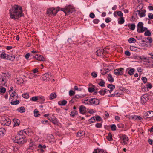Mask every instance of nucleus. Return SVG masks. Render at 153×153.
Here are the masks:
<instances>
[{
	"mask_svg": "<svg viewBox=\"0 0 153 153\" xmlns=\"http://www.w3.org/2000/svg\"><path fill=\"white\" fill-rule=\"evenodd\" d=\"M10 18L16 20L23 16L22 8L18 5H14L12 6L9 10Z\"/></svg>",
	"mask_w": 153,
	"mask_h": 153,
	"instance_id": "obj_1",
	"label": "nucleus"
},
{
	"mask_svg": "<svg viewBox=\"0 0 153 153\" xmlns=\"http://www.w3.org/2000/svg\"><path fill=\"white\" fill-rule=\"evenodd\" d=\"M62 10L63 9L59 7H58L56 8L52 7L47 9V13L48 15H55L59 11H62Z\"/></svg>",
	"mask_w": 153,
	"mask_h": 153,
	"instance_id": "obj_2",
	"label": "nucleus"
},
{
	"mask_svg": "<svg viewBox=\"0 0 153 153\" xmlns=\"http://www.w3.org/2000/svg\"><path fill=\"white\" fill-rule=\"evenodd\" d=\"M62 11L65 13V15L72 13L75 10L73 7L71 5L66 6L64 8H62Z\"/></svg>",
	"mask_w": 153,
	"mask_h": 153,
	"instance_id": "obj_3",
	"label": "nucleus"
},
{
	"mask_svg": "<svg viewBox=\"0 0 153 153\" xmlns=\"http://www.w3.org/2000/svg\"><path fill=\"white\" fill-rule=\"evenodd\" d=\"M13 140L15 143L20 145H22L26 142L24 138L20 135H18L15 138H13Z\"/></svg>",
	"mask_w": 153,
	"mask_h": 153,
	"instance_id": "obj_4",
	"label": "nucleus"
},
{
	"mask_svg": "<svg viewBox=\"0 0 153 153\" xmlns=\"http://www.w3.org/2000/svg\"><path fill=\"white\" fill-rule=\"evenodd\" d=\"M143 23L142 22H139L137 25V31L139 33H143L147 30L148 28L146 27H144L143 26Z\"/></svg>",
	"mask_w": 153,
	"mask_h": 153,
	"instance_id": "obj_5",
	"label": "nucleus"
},
{
	"mask_svg": "<svg viewBox=\"0 0 153 153\" xmlns=\"http://www.w3.org/2000/svg\"><path fill=\"white\" fill-rule=\"evenodd\" d=\"M1 123L3 125L9 126L11 123L10 120L8 117H3L1 118Z\"/></svg>",
	"mask_w": 153,
	"mask_h": 153,
	"instance_id": "obj_6",
	"label": "nucleus"
},
{
	"mask_svg": "<svg viewBox=\"0 0 153 153\" xmlns=\"http://www.w3.org/2000/svg\"><path fill=\"white\" fill-rule=\"evenodd\" d=\"M124 69L122 68H119L114 70V73L116 76H121L124 73Z\"/></svg>",
	"mask_w": 153,
	"mask_h": 153,
	"instance_id": "obj_7",
	"label": "nucleus"
},
{
	"mask_svg": "<svg viewBox=\"0 0 153 153\" xmlns=\"http://www.w3.org/2000/svg\"><path fill=\"white\" fill-rule=\"evenodd\" d=\"M88 102L92 105H97L99 104V100L97 98H92L89 99Z\"/></svg>",
	"mask_w": 153,
	"mask_h": 153,
	"instance_id": "obj_8",
	"label": "nucleus"
},
{
	"mask_svg": "<svg viewBox=\"0 0 153 153\" xmlns=\"http://www.w3.org/2000/svg\"><path fill=\"white\" fill-rule=\"evenodd\" d=\"M119 137L123 141L122 144L124 145H125L126 144V141H128L129 140L128 137L125 134H120L119 135Z\"/></svg>",
	"mask_w": 153,
	"mask_h": 153,
	"instance_id": "obj_9",
	"label": "nucleus"
},
{
	"mask_svg": "<svg viewBox=\"0 0 153 153\" xmlns=\"http://www.w3.org/2000/svg\"><path fill=\"white\" fill-rule=\"evenodd\" d=\"M153 117V111H149L145 113L143 116L145 119L151 118Z\"/></svg>",
	"mask_w": 153,
	"mask_h": 153,
	"instance_id": "obj_10",
	"label": "nucleus"
},
{
	"mask_svg": "<svg viewBox=\"0 0 153 153\" xmlns=\"http://www.w3.org/2000/svg\"><path fill=\"white\" fill-rule=\"evenodd\" d=\"M136 12L138 13V15L140 18L145 17L146 16V11L145 10H142L141 8L140 10H137Z\"/></svg>",
	"mask_w": 153,
	"mask_h": 153,
	"instance_id": "obj_11",
	"label": "nucleus"
},
{
	"mask_svg": "<svg viewBox=\"0 0 153 153\" xmlns=\"http://www.w3.org/2000/svg\"><path fill=\"white\" fill-rule=\"evenodd\" d=\"M141 103L143 105L144 104L149 100L148 95L147 94L143 95L141 96Z\"/></svg>",
	"mask_w": 153,
	"mask_h": 153,
	"instance_id": "obj_12",
	"label": "nucleus"
},
{
	"mask_svg": "<svg viewBox=\"0 0 153 153\" xmlns=\"http://www.w3.org/2000/svg\"><path fill=\"white\" fill-rule=\"evenodd\" d=\"M79 111L81 114H84L86 113L87 111L86 108L85 106L83 105H81L79 107Z\"/></svg>",
	"mask_w": 153,
	"mask_h": 153,
	"instance_id": "obj_13",
	"label": "nucleus"
},
{
	"mask_svg": "<svg viewBox=\"0 0 153 153\" xmlns=\"http://www.w3.org/2000/svg\"><path fill=\"white\" fill-rule=\"evenodd\" d=\"M35 58L39 61H44L45 60L44 58L41 55L36 54L35 55Z\"/></svg>",
	"mask_w": 153,
	"mask_h": 153,
	"instance_id": "obj_14",
	"label": "nucleus"
},
{
	"mask_svg": "<svg viewBox=\"0 0 153 153\" xmlns=\"http://www.w3.org/2000/svg\"><path fill=\"white\" fill-rule=\"evenodd\" d=\"M103 53V51L102 49H99L96 52V54L98 56H101Z\"/></svg>",
	"mask_w": 153,
	"mask_h": 153,
	"instance_id": "obj_15",
	"label": "nucleus"
},
{
	"mask_svg": "<svg viewBox=\"0 0 153 153\" xmlns=\"http://www.w3.org/2000/svg\"><path fill=\"white\" fill-rule=\"evenodd\" d=\"M67 103L66 100H63L62 101H59L58 102V104L59 105L61 106H64Z\"/></svg>",
	"mask_w": 153,
	"mask_h": 153,
	"instance_id": "obj_16",
	"label": "nucleus"
},
{
	"mask_svg": "<svg viewBox=\"0 0 153 153\" xmlns=\"http://www.w3.org/2000/svg\"><path fill=\"white\" fill-rule=\"evenodd\" d=\"M85 133L84 131H80L78 132L76 135V136L78 137H81L85 135Z\"/></svg>",
	"mask_w": 153,
	"mask_h": 153,
	"instance_id": "obj_17",
	"label": "nucleus"
},
{
	"mask_svg": "<svg viewBox=\"0 0 153 153\" xmlns=\"http://www.w3.org/2000/svg\"><path fill=\"white\" fill-rule=\"evenodd\" d=\"M48 119L50 120H51L52 122L54 124H57L58 123L57 119L54 117L51 118H48Z\"/></svg>",
	"mask_w": 153,
	"mask_h": 153,
	"instance_id": "obj_18",
	"label": "nucleus"
},
{
	"mask_svg": "<svg viewBox=\"0 0 153 153\" xmlns=\"http://www.w3.org/2000/svg\"><path fill=\"white\" fill-rule=\"evenodd\" d=\"M128 68L129 69L128 73L130 76H132L135 70L134 68Z\"/></svg>",
	"mask_w": 153,
	"mask_h": 153,
	"instance_id": "obj_19",
	"label": "nucleus"
},
{
	"mask_svg": "<svg viewBox=\"0 0 153 153\" xmlns=\"http://www.w3.org/2000/svg\"><path fill=\"white\" fill-rule=\"evenodd\" d=\"M128 26L129 28L131 30H134L135 28V25L134 24H128Z\"/></svg>",
	"mask_w": 153,
	"mask_h": 153,
	"instance_id": "obj_20",
	"label": "nucleus"
},
{
	"mask_svg": "<svg viewBox=\"0 0 153 153\" xmlns=\"http://www.w3.org/2000/svg\"><path fill=\"white\" fill-rule=\"evenodd\" d=\"M13 121L14 123V126H18L20 124V121L17 119H13Z\"/></svg>",
	"mask_w": 153,
	"mask_h": 153,
	"instance_id": "obj_21",
	"label": "nucleus"
},
{
	"mask_svg": "<svg viewBox=\"0 0 153 153\" xmlns=\"http://www.w3.org/2000/svg\"><path fill=\"white\" fill-rule=\"evenodd\" d=\"M57 95L55 93H51L49 99L51 100H53L56 97Z\"/></svg>",
	"mask_w": 153,
	"mask_h": 153,
	"instance_id": "obj_22",
	"label": "nucleus"
},
{
	"mask_svg": "<svg viewBox=\"0 0 153 153\" xmlns=\"http://www.w3.org/2000/svg\"><path fill=\"white\" fill-rule=\"evenodd\" d=\"M124 21V19L123 17H121L118 19V23L119 24H123Z\"/></svg>",
	"mask_w": 153,
	"mask_h": 153,
	"instance_id": "obj_23",
	"label": "nucleus"
},
{
	"mask_svg": "<svg viewBox=\"0 0 153 153\" xmlns=\"http://www.w3.org/2000/svg\"><path fill=\"white\" fill-rule=\"evenodd\" d=\"M36 147V145L33 142H31L29 145V149H30L33 150L34 148H35Z\"/></svg>",
	"mask_w": 153,
	"mask_h": 153,
	"instance_id": "obj_24",
	"label": "nucleus"
},
{
	"mask_svg": "<svg viewBox=\"0 0 153 153\" xmlns=\"http://www.w3.org/2000/svg\"><path fill=\"white\" fill-rule=\"evenodd\" d=\"M5 131V129L3 128H0V137L3 136Z\"/></svg>",
	"mask_w": 153,
	"mask_h": 153,
	"instance_id": "obj_25",
	"label": "nucleus"
},
{
	"mask_svg": "<svg viewBox=\"0 0 153 153\" xmlns=\"http://www.w3.org/2000/svg\"><path fill=\"white\" fill-rule=\"evenodd\" d=\"M17 110L20 113H24L25 112V109L23 107H19L17 109Z\"/></svg>",
	"mask_w": 153,
	"mask_h": 153,
	"instance_id": "obj_26",
	"label": "nucleus"
},
{
	"mask_svg": "<svg viewBox=\"0 0 153 153\" xmlns=\"http://www.w3.org/2000/svg\"><path fill=\"white\" fill-rule=\"evenodd\" d=\"M15 79L17 80V82H19L20 83H22L24 82L23 79L21 77H16Z\"/></svg>",
	"mask_w": 153,
	"mask_h": 153,
	"instance_id": "obj_27",
	"label": "nucleus"
},
{
	"mask_svg": "<svg viewBox=\"0 0 153 153\" xmlns=\"http://www.w3.org/2000/svg\"><path fill=\"white\" fill-rule=\"evenodd\" d=\"M106 138L108 141H111L113 140L112 135L111 133L108 134V135L106 137Z\"/></svg>",
	"mask_w": 153,
	"mask_h": 153,
	"instance_id": "obj_28",
	"label": "nucleus"
},
{
	"mask_svg": "<svg viewBox=\"0 0 153 153\" xmlns=\"http://www.w3.org/2000/svg\"><path fill=\"white\" fill-rule=\"evenodd\" d=\"M103 151L102 150L100 149H95L93 153H103Z\"/></svg>",
	"mask_w": 153,
	"mask_h": 153,
	"instance_id": "obj_29",
	"label": "nucleus"
},
{
	"mask_svg": "<svg viewBox=\"0 0 153 153\" xmlns=\"http://www.w3.org/2000/svg\"><path fill=\"white\" fill-rule=\"evenodd\" d=\"M145 36H150L151 35V33L149 30H146L144 33Z\"/></svg>",
	"mask_w": 153,
	"mask_h": 153,
	"instance_id": "obj_30",
	"label": "nucleus"
},
{
	"mask_svg": "<svg viewBox=\"0 0 153 153\" xmlns=\"http://www.w3.org/2000/svg\"><path fill=\"white\" fill-rule=\"evenodd\" d=\"M128 42L130 43H134L136 42V40L134 38L131 37L129 39Z\"/></svg>",
	"mask_w": 153,
	"mask_h": 153,
	"instance_id": "obj_31",
	"label": "nucleus"
},
{
	"mask_svg": "<svg viewBox=\"0 0 153 153\" xmlns=\"http://www.w3.org/2000/svg\"><path fill=\"white\" fill-rule=\"evenodd\" d=\"M77 114L78 112L77 111L74 110L71 112L70 115L72 117H74Z\"/></svg>",
	"mask_w": 153,
	"mask_h": 153,
	"instance_id": "obj_32",
	"label": "nucleus"
},
{
	"mask_svg": "<svg viewBox=\"0 0 153 153\" xmlns=\"http://www.w3.org/2000/svg\"><path fill=\"white\" fill-rule=\"evenodd\" d=\"M93 86L94 87H89L88 88V90L89 92L92 93L95 91V86L93 85Z\"/></svg>",
	"mask_w": 153,
	"mask_h": 153,
	"instance_id": "obj_33",
	"label": "nucleus"
},
{
	"mask_svg": "<svg viewBox=\"0 0 153 153\" xmlns=\"http://www.w3.org/2000/svg\"><path fill=\"white\" fill-rule=\"evenodd\" d=\"M39 111L37 109H35L34 111V115L35 117H38L39 115H40V114H38Z\"/></svg>",
	"mask_w": 153,
	"mask_h": 153,
	"instance_id": "obj_34",
	"label": "nucleus"
},
{
	"mask_svg": "<svg viewBox=\"0 0 153 153\" xmlns=\"http://www.w3.org/2000/svg\"><path fill=\"white\" fill-rule=\"evenodd\" d=\"M146 90H145V91H148V88H149V89H151L152 87V86L151 85V84L150 83H148L147 85H146ZM145 89H146V88H144Z\"/></svg>",
	"mask_w": 153,
	"mask_h": 153,
	"instance_id": "obj_35",
	"label": "nucleus"
},
{
	"mask_svg": "<svg viewBox=\"0 0 153 153\" xmlns=\"http://www.w3.org/2000/svg\"><path fill=\"white\" fill-rule=\"evenodd\" d=\"M19 101L18 100H15L11 102L10 103L12 105H16L19 104Z\"/></svg>",
	"mask_w": 153,
	"mask_h": 153,
	"instance_id": "obj_36",
	"label": "nucleus"
},
{
	"mask_svg": "<svg viewBox=\"0 0 153 153\" xmlns=\"http://www.w3.org/2000/svg\"><path fill=\"white\" fill-rule=\"evenodd\" d=\"M107 87L110 88V89L112 90L114 89L115 88V85L112 84H108L107 86Z\"/></svg>",
	"mask_w": 153,
	"mask_h": 153,
	"instance_id": "obj_37",
	"label": "nucleus"
},
{
	"mask_svg": "<svg viewBox=\"0 0 153 153\" xmlns=\"http://www.w3.org/2000/svg\"><path fill=\"white\" fill-rule=\"evenodd\" d=\"M105 82L104 81L102 80H101V81L99 82L98 84L99 85L102 87L104 86Z\"/></svg>",
	"mask_w": 153,
	"mask_h": 153,
	"instance_id": "obj_38",
	"label": "nucleus"
},
{
	"mask_svg": "<svg viewBox=\"0 0 153 153\" xmlns=\"http://www.w3.org/2000/svg\"><path fill=\"white\" fill-rule=\"evenodd\" d=\"M22 96L23 97L26 99H28L29 97V94L27 93L23 94Z\"/></svg>",
	"mask_w": 153,
	"mask_h": 153,
	"instance_id": "obj_39",
	"label": "nucleus"
},
{
	"mask_svg": "<svg viewBox=\"0 0 153 153\" xmlns=\"http://www.w3.org/2000/svg\"><path fill=\"white\" fill-rule=\"evenodd\" d=\"M38 100H42V103H44L45 101L44 97L42 96H38Z\"/></svg>",
	"mask_w": 153,
	"mask_h": 153,
	"instance_id": "obj_40",
	"label": "nucleus"
},
{
	"mask_svg": "<svg viewBox=\"0 0 153 153\" xmlns=\"http://www.w3.org/2000/svg\"><path fill=\"white\" fill-rule=\"evenodd\" d=\"M6 54L4 52H2L0 55V57L1 58L5 59L6 58Z\"/></svg>",
	"mask_w": 153,
	"mask_h": 153,
	"instance_id": "obj_41",
	"label": "nucleus"
},
{
	"mask_svg": "<svg viewBox=\"0 0 153 153\" xmlns=\"http://www.w3.org/2000/svg\"><path fill=\"white\" fill-rule=\"evenodd\" d=\"M38 96H34L31 98L30 100L33 101H36L38 100Z\"/></svg>",
	"mask_w": 153,
	"mask_h": 153,
	"instance_id": "obj_42",
	"label": "nucleus"
},
{
	"mask_svg": "<svg viewBox=\"0 0 153 153\" xmlns=\"http://www.w3.org/2000/svg\"><path fill=\"white\" fill-rule=\"evenodd\" d=\"M6 91V89L4 87H1L0 88V92L4 93Z\"/></svg>",
	"mask_w": 153,
	"mask_h": 153,
	"instance_id": "obj_43",
	"label": "nucleus"
},
{
	"mask_svg": "<svg viewBox=\"0 0 153 153\" xmlns=\"http://www.w3.org/2000/svg\"><path fill=\"white\" fill-rule=\"evenodd\" d=\"M111 18L109 17H107L105 19V21L107 23H108L111 21Z\"/></svg>",
	"mask_w": 153,
	"mask_h": 153,
	"instance_id": "obj_44",
	"label": "nucleus"
},
{
	"mask_svg": "<svg viewBox=\"0 0 153 153\" xmlns=\"http://www.w3.org/2000/svg\"><path fill=\"white\" fill-rule=\"evenodd\" d=\"M46 147V146L45 145H43V146L42 145L40 144H39V145L38 146V147L40 149H45Z\"/></svg>",
	"mask_w": 153,
	"mask_h": 153,
	"instance_id": "obj_45",
	"label": "nucleus"
},
{
	"mask_svg": "<svg viewBox=\"0 0 153 153\" xmlns=\"http://www.w3.org/2000/svg\"><path fill=\"white\" fill-rule=\"evenodd\" d=\"M49 79V77H40V79L42 81H46L48 80V79Z\"/></svg>",
	"mask_w": 153,
	"mask_h": 153,
	"instance_id": "obj_46",
	"label": "nucleus"
},
{
	"mask_svg": "<svg viewBox=\"0 0 153 153\" xmlns=\"http://www.w3.org/2000/svg\"><path fill=\"white\" fill-rule=\"evenodd\" d=\"M102 124L101 123H97L96 124L95 126L96 127H97V128H100L102 127Z\"/></svg>",
	"mask_w": 153,
	"mask_h": 153,
	"instance_id": "obj_47",
	"label": "nucleus"
},
{
	"mask_svg": "<svg viewBox=\"0 0 153 153\" xmlns=\"http://www.w3.org/2000/svg\"><path fill=\"white\" fill-rule=\"evenodd\" d=\"M117 14L118 16L120 17H123V13L121 11H118L117 12Z\"/></svg>",
	"mask_w": 153,
	"mask_h": 153,
	"instance_id": "obj_48",
	"label": "nucleus"
},
{
	"mask_svg": "<svg viewBox=\"0 0 153 153\" xmlns=\"http://www.w3.org/2000/svg\"><path fill=\"white\" fill-rule=\"evenodd\" d=\"M93 22L94 23L97 24L99 22L100 20L97 19H95L93 20Z\"/></svg>",
	"mask_w": 153,
	"mask_h": 153,
	"instance_id": "obj_49",
	"label": "nucleus"
},
{
	"mask_svg": "<svg viewBox=\"0 0 153 153\" xmlns=\"http://www.w3.org/2000/svg\"><path fill=\"white\" fill-rule=\"evenodd\" d=\"M116 126L115 124H113L111 125V128L112 131H115L116 130Z\"/></svg>",
	"mask_w": 153,
	"mask_h": 153,
	"instance_id": "obj_50",
	"label": "nucleus"
},
{
	"mask_svg": "<svg viewBox=\"0 0 153 153\" xmlns=\"http://www.w3.org/2000/svg\"><path fill=\"white\" fill-rule=\"evenodd\" d=\"M130 50L133 51H135L136 50V48L134 46H132L130 47Z\"/></svg>",
	"mask_w": 153,
	"mask_h": 153,
	"instance_id": "obj_51",
	"label": "nucleus"
},
{
	"mask_svg": "<svg viewBox=\"0 0 153 153\" xmlns=\"http://www.w3.org/2000/svg\"><path fill=\"white\" fill-rule=\"evenodd\" d=\"M146 39L148 40L150 43H151L152 42V40L151 37H147L145 38V40H146Z\"/></svg>",
	"mask_w": 153,
	"mask_h": 153,
	"instance_id": "obj_52",
	"label": "nucleus"
},
{
	"mask_svg": "<svg viewBox=\"0 0 153 153\" xmlns=\"http://www.w3.org/2000/svg\"><path fill=\"white\" fill-rule=\"evenodd\" d=\"M89 17L93 19L95 17V15L93 13H91L89 14Z\"/></svg>",
	"mask_w": 153,
	"mask_h": 153,
	"instance_id": "obj_53",
	"label": "nucleus"
},
{
	"mask_svg": "<svg viewBox=\"0 0 153 153\" xmlns=\"http://www.w3.org/2000/svg\"><path fill=\"white\" fill-rule=\"evenodd\" d=\"M108 80L109 82L111 83L113 82L114 81L113 77H108Z\"/></svg>",
	"mask_w": 153,
	"mask_h": 153,
	"instance_id": "obj_54",
	"label": "nucleus"
},
{
	"mask_svg": "<svg viewBox=\"0 0 153 153\" xmlns=\"http://www.w3.org/2000/svg\"><path fill=\"white\" fill-rule=\"evenodd\" d=\"M148 16L149 18L150 19H153V14L152 13H149Z\"/></svg>",
	"mask_w": 153,
	"mask_h": 153,
	"instance_id": "obj_55",
	"label": "nucleus"
},
{
	"mask_svg": "<svg viewBox=\"0 0 153 153\" xmlns=\"http://www.w3.org/2000/svg\"><path fill=\"white\" fill-rule=\"evenodd\" d=\"M26 134V131H24V130L20 131L19 133V135H20L22 136V134H23V133Z\"/></svg>",
	"mask_w": 153,
	"mask_h": 153,
	"instance_id": "obj_56",
	"label": "nucleus"
},
{
	"mask_svg": "<svg viewBox=\"0 0 153 153\" xmlns=\"http://www.w3.org/2000/svg\"><path fill=\"white\" fill-rule=\"evenodd\" d=\"M141 79L144 83L146 82L147 79L146 77H142Z\"/></svg>",
	"mask_w": 153,
	"mask_h": 153,
	"instance_id": "obj_57",
	"label": "nucleus"
},
{
	"mask_svg": "<svg viewBox=\"0 0 153 153\" xmlns=\"http://www.w3.org/2000/svg\"><path fill=\"white\" fill-rule=\"evenodd\" d=\"M75 94V92L72 90H71L69 91V95L70 96H72Z\"/></svg>",
	"mask_w": 153,
	"mask_h": 153,
	"instance_id": "obj_58",
	"label": "nucleus"
},
{
	"mask_svg": "<svg viewBox=\"0 0 153 153\" xmlns=\"http://www.w3.org/2000/svg\"><path fill=\"white\" fill-rule=\"evenodd\" d=\"M96 120L98 121H100L102 119L100 116H97L96 118Z\"/></svg>",
	"mask_w": 153,
	"mask_h": 153,
	"instance_id": "obj_59",
	"label": "nucleus"
},
{
	"mask_svg": "<svg viewBox=\"0 0 153 153\" xmlns=\"http://www.w3.org/2000/svg\"><path fill=\"white\" fill-rule=\"evenodd\" d=\"M131 117L134 120H137V116L135 115H132L131 116Z\"/></svg>",
	"mask_w": 153,
	"mask_h": 153,
	"instance_id": "obj_60",
	"label": "nucleus"
},
{
	"mask_svg": "<svg viewBox=\"0 0 153 153\" xmlns=\"http://www.w3.org/2000/svg\"><path fill=\"white\" fill-rule=\"evenodd\" d=\"M30 53H27L25 55V59L27 60H28V58H29V57H30Z\"/></svg>",
	"mask_w": 153,
	"mask_h": 153,
	"instance_id": "obj_61",
	"label": "nucleus"
},
{
	"mask_svg": "<svg viewBox=\"0 0 153 153\" xmlns=\"http://www.w3.org/2000/svg\"><path fill=\"white\" fill-rule=\"evenodd\" d=\"M44 76H45V77L48 76H51L52 75H51V73H47L45 74H44Z\"/></svg>",
	"mask_w": 153,
	"mask_h": 153,
	"instance_id": "obj_62",
	"label": "nucleus"
},
{
	"mask_svg": "<svg viewBox=\"0 0 153 153\" xmlns=\"http://www.w3.org/2000/svg\"><path fill=\"white\" fill-rule=\"evenodd\" d=\"M125 54L127 56H129L131 55L130 53L128 51V50H127L125 51Z\"/></svg>",
	"mask_w": 153,
	"mask_h": 153,
	"instance_id": "obj_63",
	"label": "nucleus"
},
{
	"mask_svg": "<svg viewBox=\"0 0 153 153\" xmlns=\"http://www.w3.org/2000/svg\"><path fill=\"white\" fill-rule=\"evenodd\" d=\"M91 75L92 76H97V74L96 72H93L91 73Z\"/></svg>",
	"mask_w": 153,
	"mask_h": 153,
	"instance_id": "obj_64",
	"label": "nucleus"
}]
</instances>
